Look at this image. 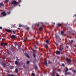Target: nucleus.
Wrapping results in <instances>:
<instances>
[{
  "instance_id": "nucleus-14",
  "label": "nucleus",
  "mask_w": 76,
  "mask_h": 76,
  "mask_svg": "<svg viewBox=\"0 0 76 76\" xmlns=\"http://www.w3.org/2000/svg\"><path fill=\"white\" fill-rule=\"evenodd\" d=\"M15 64H17V65H18V61H15Z\"/></svg>"
},
{
  "instance_id": "nucleus-38",
  "label": "nucleus",
  "mask_w": 76,
  "mask_h": 76,
  "mask_svg": "<svg viewBox=\"0 0 76 76\" xmlns=\"http://www.w3.org/2000/svg\"><path fill=\"white\" fill-rule=\"evenodd\" d=\"M48 63H50V61H48Z\"/></svg>"
},
{
  "instance_id": "nucleus-36",
  "label": "nucleus",
  "mask_w": 76,
  "mask_h": 76,
  "mask_svg": "<svg viewBox=\"0 0 76 76\" xmlns=\"http://www.w3.org/2000/svg\"><path fill=\"white\" fill-rule=\"evenodd\" d=\"M0 29H2V27H0Z\"/></svg>"
},
{
  "instance_id": "nucleus-39",
  "label": "nucleus",
  "mask_w": 76,
  "mask_h": 76,
  "mask_svg": "<svg viewBox=\"0 0 76 76\" xmlns=\"http://www.w3.org/2000/svg\"><path fill=\"white\" fill-rule=\"evenodd\" d=\"M26 29H27L28 30V29H29V28L27 27V28Z\"/></svg>"
},
{
  "instance_id": "nucleus-15",
  "label": "nucleus",
  "mask_w": 76,
  "mask_h": 76,
  "mask_svg": "<svg viewBox=\"0 0 76 76\" xmlns=\"http://www.w3.org/2000/svg\"><path fill=\"white\" fill-rule=\"evenodd\" d=\"M72 72H73V73H76V70H73L72 71Z\"/></svg>"
},
{
  "instance_id": "nucleus-32",
  "label": "nucleus",
  "mask_w": 76,
  "mask_h": 76,
  "mask_svg": "<svg viewBox=\"0 0 76 76\" xmlns=\"http://www.w3.org/2000/svg\"><path fill=\"white\" fill-rule=\"evenodd\" d=\"M35 69H37V66H35Z\"/></svg>"
},
{
  "instance_id": "nucleus-34",
  "label": "nucleus",
  "mask_w": 76,
  "mask_h": 76,
  "mask_svg": "<svg viewBox=\"0 0 76 76\" xmlns=\"http://www.w3.org/2000/svg\"><path fill=\"white\" fill-rule=\"evenodd\" d=\"M62 66H64V64H62Z\"/></svg>"
},
{
  "instance_id": "nucleus-5",
  "label": "nucleus",
  "mask_w": 76,
  "mask_h": 76,
  "mask_svg": "<svg viewBox=\"0 0 76 76\" xmlns=\"http://www.w3.org/2000/svg\"><path fill=\"white\" fill-rule=\"evenodd\" d=\"M56 54H60V51H56Z\"/></svg>"
},
{
  "instance_id": "nucleus-21",
  "label": "nucleus",
  "mask_w": 76,
  "mask_h": 76,
  "mask_svg": "<svg viewBox=\"0 0 76 76\" xmlns=\"http://www.w3.org/2000/svg\"><path fill=\"white\" fill-rule=\"evenodd\" d=\"M32 76H35V74L33 73L32 74Z\"/></svg>"
},
{
  "instance_id": "nucleus-37",
  "label": "nucleus",
  "mask_w": 76,
  "mask_h": 76,
  "mask_svg": "<svg viewBox=\"0 0 76 76\" xmlns=\"http://www.w3.org/2000/svg\"><path fill=\"white\" fill-rule=\"evenodd\" d=\"M61 25V24H58V26H60Z\"/></svg>"
},
{
  "instance_id": "nucleus-23",
  "label": "nucleus",
  "mask_w": 76,
  "mask_h": 76,
  "mask_svg": "<svg viewBox=\"0 0 76 76\" xmlns=\"http://www.w3.org/2000/svg\"><path fill=\"white\" fill-rule=\"evenodd\" d=\"M64 33V32L63 31H61V34H63Z\"/></svg>"
},
{
  "instance_id": "nucleus-25",
  "label": "nucleus",
  "mask_w": 76,
  "mask_h": 76,
  "mask_svg": "<svg viewBox=\"0 0 76 76\" xmlns=\"http://www.w3.org/2000/svg\"><path fill=\"white\" fill-rule=\"evenodd\" d=\"M29 61H27V64H29Z\"/></svg>"
},
{
  "instance_id": "nucleus-8",
  "label": "nucleus",
  "mask_w": 76,
  "mask_h": 76,
  "mask_svg": "<svg viewBox=\"0 0 76 76\" xmlns=\"http://www.w3.org/2000/svg\"><path fill=\"white\" fill-rule=\"evenodd\" d=\"M11 38H15V37L14 35H12L11 37Z\"/></svg>"
},
{
  "instance_id": "nucleus-10",
  "label": "nucleus",
  "mask_w": 76,
  "mask_h": 76,
  "mask_svg": "<svg viewBox=\"0 0 76 76\" xmlns=\"http://www.w3.org/2000/svg\"><path fill=\"white\" fill-rule=\"evenodd\" d=\"M8 76H15V75H10L9 74L8 75Z\"/></svg>"
},
{
  "instance_id": "nucleus-35",
  "label": "nucleus",
  "mask_w": 76,
  "mask_h": 76,
  "mask_svg": "<svg viewBox=\"0 0 76 76\" xmlns=\"http://www.w3.org/2000/svg\"><path fill=\"white\" fill-rule=\"evenodd\" d=\"M6 2H8V1H9V0H6Z\"/></svg>"
},
{
  "instance_id": "nucleus-12",
  "label": "nucleus",
  "mask_w": 76,
  "mask_h": 76,
  "mask_svg": "<svg viewBox=\"0 0 76 76\" xmlns=\"http://www.w3.org/2000/svg\"><path fill=\"white\" fill-rule=\"evenodd\" d=\"M3 6V3H0V6Z\"/></svg>"
},
{
  "instance_id": "nucleus-28",
  "label": "nucleus",
  "mask_w": 76,
  "mask_h": 76,
  "mask_svg": "<svg viewBox=\"0 0 76 76\" xmlns=\"http://www.w3.org/2000/svg\"><path fill=\"white\" fill-rule=\"evenodd\" d=\"M1 45H3V43H1Z\"/></svg>"
},
{
  "instance_id": "nucleus-9",
  "label": "nucleus",
  "mask_w": 76,
  "mask_h": 76,
  "mask_svg": "<svg viewBox=\"0 0 76 76\" xmlns=\"http://www.w3.org/2000/svg\"><path fill=\"white\" fill-rule=\"evenodd\" d=\"M68 69H67V68H66V71H65V73H66L68 71Z\"/></svg>"
},
{
  "instance_id": "nucleus-48",
  "label": "nucleus",
  "mask_w": 76,
  "mask_h": 76,
  "mask_svg": "<svg viewBox=\"0 0 76 76\" xmlns=\"http://www.w3.org/2000/svg\"><path fill=\"white\" fill-rule=\"evenodd\" d=\"M11 67H13V66H11Z\"/></svg>"
},
{
  "instance_id": "nucleus-19",
  "label": "nucleus",
  "mask_w": 76,
  "mask_h": 76,
  "mask_svg": "<svg viewBox=\"0 0 76 76\" xmlns=\"http://www.w3.org/2000/svg\"><path fill=\"white\" fill-rule=\"evenodd\" d=\"M45 47H46V48H48V46L47 45H45Z\"/></svg>"
},
{
  "instance_id": "nucleus-40",
  "label": "nucleus",
  "mask_w": 76,
  "mask_h": 76,
  "mask_svg": "<svg viewBox=\"0 0 76 76\" xmlns=\"http://www.w3.org/2000/svg\"><path fill=\"white\" fill-rule=\"evenodd\" d=\"M4 39H2V41H4Z\"/></svg>"
},
{
  "instance_id": "nucleus-26",
  "label": "nucleus",
  "mask_w": 76,
  "mask_h": 76,
  "mask_svg": "<svg viewBox=\"0 0 76 76\" xmlns=\"http://www.w3.org/2000/svg\"><path fill=\"white\" fill-rule=\"evenodd\" d=\"M52 73H53V75H54V73H55V72L53 71Z\"/></svg>"
},
{
  "instance_id": "nucleus-7",
  "label": "nucleus",
  "mask_w": 76,
  "mask_h": 76,
  "mask_svg": "<svg viewBox=\"0 0 76 76\" xmlns=\"http://www.w3.org/2000/svg\"><path fill=\"white\" fill-rule=\"evenodd\" d=\"M25 56H26V57H27L28 58H30V57L29 56V55H28V54H26Z\"/></svg>"
},
{
  "instance_id": "nucleus-44",
  "label": "nucleus",
  "mask_w": 76,
  "mask_h": 76,
  "mask_svg": "<svg viewBox=\"0 0 76 76\" xmlns=\"http://www.w3.org/2000/svg\"><path fill=\"white\" fill-rule=\"evenodd\" d=\"M56 45H57V46L58 45V44H56Z\"/></svg>"
},
{
  "instance_id": "nucleus-18",
  "label": "nucleus",
  "mask_w": 76,
  "mask_h": 76,
  "mask_svg": "<svg viewBox=\"0 0 76 76\" xmlns=\"http://www.w3.org/2000/svg\"><path fill=\"white\" fill-rule=\"evenodd\" d=\"M15 72H16V73H18V70H17V69H16L15 70Z\"/></svg>"
},
{
  "instance_id": "nucleus-22",
  "label": "nucleus",
  "mask_w": 76,
  "mask_h": 76,
  "mask_svg": "<svg viewBox=\"0 0 76 76\" xmlns=\"http://www.w3.org/2000/svg\"><path fill=\"white\" fill-rule=\"evenodd\" d=\"M27 40H28V39H27V38H26L24 39V41H27Z\"/></svg>"
},
{
  "instance_id": "nucleus-13",
  "label": "nucleus",
  "mask_w": 76,
  "mask_h": 76,
  "mask_svg": "<svg viewBox=\"0 0 76 76\" xmlns=\"http://www.w3.org/2000/svg\"><path fill=\"white\" fill-rule=\"evenodd\" d=\"M3 66L4 67H5L6 66V64H5V63H4L3 64Z\"/></svg>"
},
{
  "instance_id": "nucleus-4",
  "label": "nucleus",
  "mask_w": 76,
  "mask_h": 76,
  "mask_svg": "<svg viewBox=\"0 0 76 76\" xmlns=\"http://www.w3.org/2000/svg\"><path fill=\"white\" fill-rule=\"evenodd\" d=\"M6 31H7V32H12V31L10 30L7 29L6 30Z\"/></svg>"
},
{
  "instance_id": "nucleus-24",
  "label": "nucleus",
  "mask_w": 76,
  "mask_h": 76,
  "mask_svg": "<svg viewBox=\"0 0 76 76\" xmlns=\"http://www.w3.org/2000/svg\"><path fill=\"white\" fill-rule=\"evenodd\" d=\"M46 43H48V40H46Z\"/></svg>"
},
{
  "instance_id": "nucleus-42",
  "label": "nucleus",
  "mask_w": 76,
  "mask_h": 76,
  "mask_svg": "<svg viewBox=\"0 0 76 76\" xmlns=\"http://www.w3.org/2000/svg\"><path fill=\"white\" fill-rule=\"evenodd\" d=\"M10 13V12H8V14H9V13Z\"/></svg>"
},
{
  "instance_id": "nucleus-6",
  "label": "nucleus",
  "mask_w": 76,
  "mask_h": 76,
  "mask_svg": "<svg viewBox=\"0 0 76 76\" xmlns=\"http://www.w3.org/2000/svg\"><path fill=\"white\" fill-rule=\"evenodd\" d=\"M43 64L46 66V65H47V61H46L44 62H43Z\"/></svg>"
},
{
  "instance_id": "nucleus-46",
  "label": "nucleus",
  "mask_w": 76,
  "mask_h": 76,
  "mask_svg": "<svg viewBox=\"0 0 76 76\" xmlns=\"http://www.w3.org/2000/svg\"><path fill=\"white\" fill-rule=\"evenodd\" d=\"M72 42H73V40H72Z\"/></svg>"
},
{
  "instance_id": "nucleus-16",
  "label": "nucleus",
  "mask_w": 76,
  "mask_h": 76,
  "mask_svg": "<svg viewBox=\"0 0 76 76\" xmlns=\"http://www.w3.org/2000/svg\"><path fill=\"white\" fill-rule=\"evenodd\" d=\"M7 53L8 54H10V53H9V50H7Z\"/></svg>"
},
{
  "instance_id": "nucleus-45",
  "label": "nucleus",
  "mask_w": 76,
  "mask_h": 76,
  "mask_svg": "<svg viewBox=\"0 0 76 76\" xmlns=\"http://www.w3.org/2000/svg\"><path fill=\"white\" fill-rule=\"evenodd\" d=\"M8 62H10V61H8Z\"/></svg>"
},
{
  "instance_id": "nucleus-3",
  "label": "nucleus",
  "mask_w": 76,
  "mask_h": 76,
  "mask_svg": "<svg viewBox=\"0 0 76 76\" xmlns=\"http://www.w3.org/2000/svg\"><path fill=\"white\" fill-rule=\"evenodd\" d=\"M12 4H16L17 3H16V1H14L12 2Z\"/></svg>"
},
{
  "instance_id": "nucleus-11",
  "label": "nucleus",
  "mask_w": 76,
  "mask_h": 76,
  "mask_svg": "<svg viewBox=\"0 0 76 76\" xmlns=\"http://www.w3.org/2000/svg\"><path fill=\"white\" fill-rule=\"evenodd\" d=\"M42 27H41L39 28V31H42Z\"/></svg>"
},
{
  "instance_id": "nucleus-20",
  "label": "nucleus",
  "mask_w": 76,
  "mask_h": 76,
  "mask_svg": "<svg viewBox=\"0 0 76 76\" xmlns=\"http://www.w3.org/2000/svg\"><path fill=\"white\" fill-rule=\"evenodd\" d=\"M62 49H63V48H61L60 49H59V50L60 51H61L62 50Z\"/></svg>"
},
{
  "instance_id": "nucleus-1",
  "label": "nucleus",
  "mask_w": 76,
  "mask_h": 76,
  "mask_svg": "<svg viewBox=\"0 0 76 76\" xmlns=\"http://www.w3.org/2000/svg\"><path fill=\"white\" fill-rule=\"evenodd\" d=\"M66 60L67 62H68V64H70L71 63V60H70V59L67 58L66 59Z\"/></svg>"
},
{
  "instance_id": "nucleus-29",
  "label": "nucleus",
  "mask_w": 76,
  "mask_h": 76,
  "mask_svg": "<svg viewBox=\"0 0 76 76\" xmlns=\"http://www.w3.org/2000/svg\"><path fill=\"white\" fill-rule=\"evenodd\" d=\"M12 32H13V34H15V31H12Z\"/></svg>"
},
{
  "instance_id": "nucleus-33",
  "label": "nucleus",
  "mask_w": 76,
  "mask_h": 76,
  "mask_svg": "<svg viewBox=\"0 0 76 76\" xmlns=\"http://www.w3.org/2000/svg\"><path fill=\"white\" fill-rule=\"evenodd\" d=\"M56 76H59V75H58V74H56Z\"/></svg>"
},
{
  "instance_id": "nucleus-41",
  "label": "nucleus",
  "mask_w": 76,
  "mask_h": 76,
  "mask_svg": "<svg viewBox=\"0 0 76 76\" xmlns=\"http://www.w3.org/2000/svg\"><path fill=\"white\" fill-rule=\"evenodd\" d=\"M70 72H68V75H69V74H70Z\"/></svg>"
},
{
  "instance_id": "nucleus-17",
  "label": "nucleus",
  "mask_w": 76,
  "mask_h": 76,
  "mask_svg": "<svg viewBox=\"0 0 76 76\" xmlns=\"http://www.w3.org/2000/svg\"><path fill=\"white\" fill-rule=\"evenodd\" d=\"M58 72H60V71H61V70L60 69H58Z\"/></svg>"
},
{
  "instance_id": "nucleus-31",
  "label": "nucleus",
  "mask_w": 76,
  "mask_h": 76,
  "mask_svg": "<svg viewBox=\"0 0 76 76\" xmlns=\"http://www.w3.org/2000/svg\"><path fill=\"white\" fill-rule=\"evenodd\" d=\"M5 45H7V43H5Z\"/></svg>"
},
{
  "instance_id": "nucleus-30",
  "label": "nucleus",
  "mask_w": 76,
  "mask_h": 76,
  "mask_svg": "<svg viewBox=\"0 0 76 76\" xmlns=\"http://www.w3.org/2000/svg\"><path fill=\"white\" fill-rule=\"evenodd\" d=\"M19 27H20L21 26H22V25H19Z\"/></svg>"
},
{
  "instance_id": "nucleus-43",
  "label": "nucleus",
  "mask_w": 76,
  "mask_h": 76,
  "mask_svg": "<svg viewBox=\"0 0 76 76\" xmlns=\"http://www.w3.org/2000/svg\"><path fill=\"white\" fill-rule=\"evenodd\" d=\"M18 29H19V30H20V28H18Z\"/></svg>"
},
{
  "instance_id": "nucleus-27",
  "label": "nucleus",
  "mask_w": 76,
  "mask_h": 76,
  "mask_svg": "<svg viewBox=\"0 0 76 76\" xmlns=\"http://www.w3.org/2000/svg\"><path fill=\"white\" fill-rule=\"evenodd\" d=\"M33 56H34V58H35V54H33Z\"/></svg>"
},
{
  "instance_id": "nucleus-2",
  "label": "nucleus",
  "mask_w": 76,
  "mask_h": 76,
  "mask_svg": "<svg viewBox=\"0 0 76 76\" xmlns=\"http://www.w3.org/2000/svg\"><path fill=\"white\" fill-rule=\"evenodd\" d=\"M1 14L3 16H6V13L5 12H2Z\"/></svg>"
},
{
  "instance_id": "nucleus-47",
  "label": "nucleus",
  "mask_w": 76,
  "mask_h": 76,
  "mask_svg": "<svg viewBox=\"0 0 76 76\" xmlns=\"http://www.w3.org/2000/svg\"><path fill=\"white\" fill-rule=\"evenodd\" d=\"M51 76H53V75H51Z\"/></svg>"
}]
</instances>
